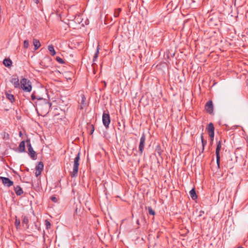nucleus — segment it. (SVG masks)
I'll return each instance as SVG.
<instances>
[{
  "instance_id": "nucleus-1",
  "label": "nucleus",
  "mask_w": 248,
  "mask_h": 248,
  "mask_svg": "<svg viewBox=\"0 0 248 248\" xmlns=\"http://www.w3.org/2000/svg\"><path fill=\"white\" fill-rule=\"evenodd\" d=\"M37 109H39L43 114H46L49 111L51 106V103L46 99L42 100L41 102H36Z\"/></svg>"
},
{
  "instance_id": "nucleus-2",
  "label": "nucleus",
  "mask_w": 248,
  "mask_h": 248,
  "mask_svg": "<svg viewBox=\"0 0 248 248\" xmlns=\"http://www.w3.org/2000/svg\"><path fill=\"white\" fill-rule=\"evenodd\" d=\"M20 88L25 92L30 93L32 90L31 83L26 78H22L20 81Z\"/></svg>"
},
{
  "instance_id": "nucleus-3",
  "label": "nucleus",
  "mask_w": 248,
  "mask_h": 248,
  "mask_svg": "<svg viewBox=\"0 0 248 248\" xmlns=\"http://www.w3.org/2000/svg\"><path fill=\"white\" fill-rule=\"evenodd\" d=\"M80 159V153L78 152L74 158L73 162V168L72 171H70V175L72 177H76L78 175L79 167V161Z\"/></svg>"
},
{
  "instance_id": "nucleus-4",
  "label": "nucleus",
  "mask_w": 248,
  "mask_h": 248,
  "mask_svg": "<svg viewBox=\"0 0 248 248\" xmlns=\"http://www.w3.org/2000/svg\"><path fill=\"white\" fill-rule=\"evenodd\" d=\"M26 142L27 144V147L28 148V154L30 156L31 158L32 159L35 160L36 159V153L33 150V148L32 147L31 144L30 142V139H27L26 141Z\"/></svg>"
},
{
  "instance_id": "nucleus-5",
  "label": "nucleus",
  "mask_w": 248,
  "mask_h": 248,
  "mask_svg": "<svg viewBox=\"0 0 248 248\" xmlns=\"http://www.w3.org/2000/svg\"><path fill=\"white\" fill-rule=\"evenodd\" d=\"M103 124L106 129L108 128L110 123L109 114L108 112H104L102 116Z\"/></svg>"
},
{
  "instance_id": "nucleus-6",
  "label": "nucleus",
  "mask_w": 248,
  "mask_h": 248,
  "mask_svg": "<svg viewBox=\"0 0 248 248\" xmlns=\"http://www.w3.org/2000/svg\"><path fill=\"white\" fill-rule=\"evenodd\" d=\"M145 139H145V134L144 133H143L140 139V144H139V151L140 152V154L141 155H142V154L143 153V149L144 148Z\"/></svg>"
},
{
  "instance_id": "nucleus-7",
  "label": "nucleus",
  "mask_w": 248,
  "mask_h": 248,
  "mask_svg": "<svg viewBox=\"0 0 248 248\" xmlns=\"http://www.w3.org/2000/svg\"><path fill=\"white\" fill-rule=\"evenodd\" d=\"M0 180H1L3 185L5 186L10 187L12 186L14 183L8 178L0 176Z\"/></svg>"
},
{
  "instance_id": "nucleus-8",
  "label": "nucleus",
  "mask_w": 248,
  "mask_h": 248,
  "mask_svg": "<svg viewBox=\"0 0 248 248\" xmlns=\"http://www.w3.org/2000/svg\"><path fill=\"white\" fill-rule=\"evenodd\" d=\"M205 109L209 114L213 113V105L212 101H209L205 106Z\"/></svg>"
},
{
  "instance_id": "nucleus-9",
  "label": "nucleus",
  "mask_w": 248,
  "mask_h": 248,
  "mask_svg": "<svg viewBox=\"0 0 248 248\" xmlns=\"http://www.w3.org/2000/svg\"><path fill=\"white\" fill-rule=\"evenodd\" d=\"M10 82L14 85V87L15 88H20V82L19 81V79L18 77H13L11 80Z\"/></svg>"
},
{
  "instance_id": "nucleus-10",
  "label": "nucleus",
  "mask_w": 248,
  "mask_h": 248,
  "mask_svg": "<svg viewBox=\"0 0 248 248\" xmlns=\"http://www.w3.org/2000/svg\"><path fill=\"white\" fill-rule=\"evenodd\" d=\"M81 102L80 103V105H79V108L80 109H83V108L86 105V99L85 95L83 94H81Z\"/></svg>"
},
{
  "instance_id": "nucleus-11",
  "label": "nucleus",
  "mask_w": 248,
  "mask_h": 248,
  "mask_svg": "<svg viewBox=\"0 0 248 248\" xmlns=\"http://www.w3.org/2000/svg\"><path fill=\"white\" fill-rule=\"evenodd\" d=\"M25 141H22L18 147V151L20 153L24 152L25 151Z\"/></svg>"
},
{
  "instance_id": "nucleus-12",
  "label": "nucleus",
  "mask_w": 248,
  "mask_h": 248,
  "mask_svg": "<svg viewBox=\"0 0 248 248\" xmlns=\"http://www.w3.org/2000/svg\"><path fill=\"white\" fill-rule=\"evenodd\" d=\"M221 143L220 141H219L217 142V148H216V156H217L218 158H219V155H220L219 152L221 149Z\"/></svg>"
},
{
  "instance_id": "nucleus-13",
  "label": "nucleus",
  "mask_w": 248,
  "mask_h": 248,
  "mask_svg": "<svg viewBox=\"0 0 248 248\" xmlns=\"http://www.w3.org/2000/svg\"><path fill=\"white\" fill-rule=\"evenodd\" d=\"M33 44L34 46V49L35 50L38 49L41 46V44L39 41L36 39H33Z\"/></svg>"
},
{
  "instance_id": "nucleus-14",
  "label": "nucleus",
  "mask_w": 248,
  "mask_h": 248,
  "mask_svg": "<svg viewBox=\"0 0 248 248\" xmlns=\"http://www.w3.org/2000/svg\"><path fill=\"white\" fill-rule=\"evenodd\" d=\"M31 98L32 101H34L35 99H37L38 100L37 102H41L42 100H44L43 98L36 96L34 93H32Z\"/></svg>"
},
{
  "instance_id": "nucleus-15",
  "label": "nucleus",
  "mask_w": 248,
  "mask_h": 248,
  "mask_svg": "<svg viewBox=\"0 0 248 248\" xmlns=\"http://www.w3.org/2000/svg\"><path fill=\"white\" fill-rule=\"evenodd\" d=\"M15 191L16 194L17 196L21 195L23 192L21 187L18 186H16L15 187Z\"/></svg>"
},
{
  "instance_id": "nucleus-16",
  "label": "nucleus",
  "mask_w": 248,
  "mask_h": 248,
  "mask_svg": "<svg viewBox=\"0 0 248 248\" xmlns=\"http://www.w3.org/2000/svg\"><path fill=\"white\" fill-rule=\"evenodd\" d=\"M3 63L6 67H9L12 65V62L10 59H5Z\"/></svg>"
},
{
  "instance_id": "nucleus-17",
  "label": "nucleus",
  "mask_w": 248,
  "mask_h": 248,
  "mask_svg": "<svg viewBox=\"0 0 248 248\" xmlns=\"http://www.w3.org/2000/svg\"><path fill=\"white\" fill-rule=\"evenodd\" d=\"M99 46L98 45L97 47V49H96V51L94 55V56H93V66L95 64V63L94 62L96 61L97 60V58H98V54H99Z\"/></svg>"
},
{
  "instance_id": "nucleus-18",
  "label": "nucleus",
  "mask_w": 248,
  "mask_h": 248,
  "mask_svg": "<svg viewBox=\"0 0 248 248\" xmlns=\"http://www.w3.org/2000/svg\"><path fill=\"white\" fill-rule=\"evenodd\" d=\"M5 95H6V98L11 102L13 103V102H14V101H15V97H14V96L13 94H12L11 93H6Z\"/></svg>"
},
{
  "instance_id": "nucleus-19",
  "label": "nucleus",
  "mask_w": 248,
  "mask_h": 248,
  "mask_svg": "<svg viewBox=\"0 0 248 248\" xmlns=\"http://www.w3.org/2000/svg\"><path fill=\"white\" fill-rule=\"evenodd\" d=\"M189 194L191 198L193 200H195L197 198V196L194 188H192L189 192Z\"/></svg>"
},
{
  "instance_id": "nucleus-20",
  "label": "nucleus",
  "mask_w": 248,
  "mask_h": 248,
  "mask_svg": "<svg viewBox=\"0 0 248 248\" xmlns=\"http://www.w3.org/2000/svg\"><path fill=\"white\" fill-rule=\"evenodd\" d=\"M48 49L52 56H54L56 54V51L52 45L48 46Z\"/></svg>"
},
{
  "instance_id": "nucleus-21",
  "label": "nucleus",
  "mask_w": 248,
  "mask_h": 248,
  "mask_svg": "<svg viewBox=\"0 0 248 248\" xmlns=\"http://www.w3.org/2000/svg\"><path fill=\"white\" fill-rule=\"evenodd\" d=\"M201 139L202 146V152H203L204 150V147H205V146L206 145V144L207 143V141H206V140H204L203 134H201Z\"/></svg>"
},
{
  "instance_id": "nucleus-22",
  "label": "nucleus",
  "mask_w": 248,
  "mask_h": 248,
  "mask_svg": "<svg viewBox=\"0 0 248 248\" xmlns=\"http://www.w3.org/2000/svg\"><path fill=\"white\" fill-rule=\"evenodd\" d=\"M207 129L208 133L214 132V126L212 123L208 124Z\"/></svg>"
},
{
  "instance_id": "nucleus-23",
  "label": "nucleus",
  "mask_w": 248,
  "mask_h": 248,
  "mask_svg": "<svg viewBox=\"0 0 248 248\" xmlns=\"http://www.w3.org/2000/svg\"><path fill=\"white\" fill-rule=\"evenodd\" d=\"M44 169V164L42 162H39L38 165L36 166L35 169L42 171Z\"/></svg>"
},
{
  "instance_id": "nucleus-24",
  "label": "nucleus",
  "mask_w": 248,
  "mask_h": 248,
  "mask_svg": "<svg viewBox=\"0 0 248 248\" xmlns=\"http://www.w3.org/2000/svg\"><path fill=\"white\" fill-rule=\"evenodd\" d=\"M122 9L120 8H117L115 10L114 12V16L115 17H117L119 16L120 13L121 12Z\"/></svg>"
},
{
  "instance_id": "nucleus-25",
  "label": "nucleus",
  "mask_w": 248,
  "mask_h": 248,
  "mask_svg": "<svg viewBox=\"0 0 248 248\" xmlns=\"http://www.w3.org/2000/svg\"><path fill=\"white\" fill-rule=\"evenodd\" d=\"M28 223H29V219L27 217H24L23 218L22 220V223L24 225H26V227L28 228Z\"/></svg>"
},
{
  "instance_id": "nucleus-26",
  "label": "nucleus",
  "mask_w": 248,
  "mask_h": 248,
  "mask_svg": "<svg viewBox=\"0 0 248 248\" xmlns=\"http://www.w3.org/2000/svg\"><path fill=\"white\" fill-rule=\"evenodd\" d=\"M148 213L150 215H155V212L151 207H148Z\"/></svg>"
},
{
  "instance_id": "nucleus-27",
  "label": "nucleus",
  "mask_w": 248,
  "mask_h": 248,
  "mask_svg": "<svg viewBox=\"0 0 248 248\" xmlns=\"http://www.w3.org/2000/svg\"><path fill=\"white\" fill-rule=\"evenodd\" d=\"M56 59V61L60 63L63 64L64 63V61L61 58H60L59 57H57Z\"/></svg>"
},
{
  "instance_id": "nucleus-28",
  "label": "nucleus",
  "mask_w": 248,
  "mask_h": 248,
  "mask_svg": "<svg viewBox=\"0 0 248 248\" xmlns=\"http://www.w3.org/2000/svg\"><path fill=\"white\" fill-rule=\"evenodd\" d=\"M209 136L210 138L211 141L212 142L214 138V132L208 133Z\"/></svg>"
},
{
  "instance_id": "nucleus-29",
  "label": "nucleus",
  "mask_w": 248,
  "mask_h": 248,
  "mask_svg": "<svg viewBox=\"0 0 248 248\" xmlns=\"http://www.w3.org/2000/svg\"><path fill=\"white\" fill-rule=\"evenodd\" d=\"M29 46V43L28 40H26L24 41V47L25 48H27Z\"/></svg>"
},
{
  "instance_id": "nucleus-30",
  "label": "nucleus",
  "mask_w": 248,
  "mask_h": 248,
  "mask_svg": "<svg viewBox=\"0 0 248 248\" xmlns=\"http://www.w3.org/2000/svg\"><path fill=\"white\" fill-rule=\"evenodd\" d=\"M45 225L47 229L50 228L51 224L47 220H45Z\"/></svg>"
},
{
  "instance_id": "nucleus-31",
  "label": "nucleus",
  "mask_w": 248,
  "mask_h": 248,
  "mask_svg": "<svg viewBox=\"0 0 248 248\" xmlns=\"http://www.w3.org/2000/svg\"><path fill=\"white\" fill-rule=\"evenodd\" d=\"M51 200L53 202H58V199L55 196H52L50 197Z\"/></svg>"
},
{
  "instance_id": "nucleus-32",
  "label": "nucleus",
  "mask_w": 248,
  "mask_h": 248,
  "mask_svg": "<svg viewBox=\"0 0 248 248\" xmlns=\"http://www.w3.org/2000/svg\"><path fill=\"white\" fill-rule=\"evenodd\" d=\"M20 224V221L19 219H16L15 221V226L16 228H17L18 226H19Z\"/></svg>"
},
{
  "instance_id": "nucleus-33",
  "label": "nucleus",
  "mask_w": 248,
  "mask_h": 248,
  "mask_svg": "<svg viewBox=\"0 0 248 248\" xmlns=\"http://www.w3.org/2000/svg\"><path fill=\"white\" fill-rule=\"evenodd\" d=\"M41 172H42L41 171L35 169V175H36V176L37 177L39 175H40L41 174Z\"/></svg>"
},
{
  "instance_id": "nucleus-34",
  "label": "nucleus",
  "mask_w": 248,
  "mask_h": 248,
  "mask_svg": "<svg viewBox=\"0 0 248 248\" xmlns=\"http://www.w3.org/2000/svg\"><path fill=\"white\" fill-rule=\"evenodd\" d=\"M216 158H217V166L218 168H219L220 155H219L218 158H217V156H216Z\"/></svg>"
},
{
  "instance_id": "nucleus-35",
  "label": "nucleus",
  "mask_w": 248,
  "mask_h": 248,
  "mask_svg": "<svg viewBox=\"0 0 248 248\" xmlns=\"http://www.w3.org/2000/svg\"><path fill=\"white\" fill-rule=\"evenodd\" d=\"M204 213V211H201L200 212V214H199V217H201V216L202 215V214H203Z\"/></svg>"
},
{
  "instance_id": "nucleus-36",
  "label": "nucleus",
  "mask_w": 248,
  "mask_h": 248,
  "mask_svg": "<svg viewBox=\"0 0 248 248\" xmlns=\"http://www.w3.org/2000/svg\"><path fill=\"white\" fill-rule=\"evenodd\" d=\"M92 130L91 131V134H92L94 130V127L93 126V125H92Z\"/></svg>"
},
{
  "instance_id": "nucleus-37",
  "label": "nucleus",
  "mask_w": 248,
  "mask_h": 248,
  "mask_svg": "<svg viewBox=\"0 0 248 248\" xmlns=\"http://www.w3.org/2000/svg\"><path fill=\"white\" fill-rule=\"evenodd\" d=\"M19 135L20 137H21L22 136V132L21 131L19 132Z\"/></svg>"
},
{
  "instance_id": "nucleus-38",
  "label": "nucleus",
  "mask_w": 248,
  "mask_h": 248,
  "mask_svg": "<svg viewBox=\"0 0 248 248\" xmlns=\"http://www.w3.org/2000/svg\"><path fill=\"white\" fill-rule=\"evenodd\" d=\"M103 82L104 83L105 86H106L107 84L106 82L105 81H103Z\"/></svg>"
},
{
  "instance_id": "nucleus-39",
  "label": "nucleus",
  "mask_w": 248,
  "mask_h": 248,
  "mask_svg": "<svg viewBox=\"0 0 248 248\" xmlns=\"http://www.w3.org/2000/svg\"><path fill=\"white\" fill-rule=\"evenodd\" d=\"M243 248V247H238V248Z\"/></svg>"
}]
</instances>
